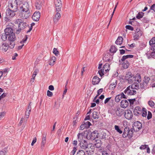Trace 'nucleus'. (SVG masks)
Here are the masks:
<instances>
[{
  "instance_id": "nucleus-23",
  "label": "nucleus",
  "mask_w": 155,
  "mask_h": 155,
  "mask_svg": "<svg viewBox=\"0 0 155 155\" xmlns=\"http://www.w3.org/2000/svg\"><path fill=\"white\" fill-rule=\"evenodd\" d=\"M129 128L127 127H126L124 128V131L122 134V137L124 138H125L128 135L127 134V133L128 131L129 130Z\"/></svg>"
},
{
  "instance_id": "nucleus-11",
  "label": "nucleus",
  "mask_w": 155,
  "mask_h": 155,
  "mask_svg": "<svg viewBox=\"0 0 155 155\" xmlns=\"http://www.w3.org/2000/svg\"><path fill=\"white\" fill-rule=\"evenodd\" d=\"M134 125L133 127L134 130H135L136 131H138L142 127V124L139 121L135 122Z\"/></svg>"
},
{
  "instance_id": "nucleus-29",
  "label": "nucleus",
  "mask_w": 155,
  "mask_h": 155,
  "mask_svg": "<svg viewBox=\"0 0 155 155\" xmlns=\"http://www.w3.org/2000/svg\"><path fill=\"white\" fill-rule=\"evenodd\" d=\"M122 61H121V62ZM122 64L123 65V67L125 69H127L128 68V67L129 66V63L127 61L125 60V63L122 62Z\"/></svg>"
},
{
  "instance_id": "nucleus-12",
  "label": "nucleus",
  "mask_w": 155,
  "mask_h": 155,
  "mask_svg": "<svg viewBox=\"0 0 155 155\" xmlns=\"http://www.w3.org/2000/svg\"><path fill=\"white\" fill-rule=\"evenodd\" d=\"M59 12L56 11V13L53 17V20L55 24L58 21L61 17V15Z\"/></svg>"
},
{
  "instance_id": "nucleus-63",
  "label": "nucleus",
  "mask_w": 155,
  "mask_h": 155,
  "mask_svg": "<svg viewBox=\"0 0 155 155\" xmlns=\"http://www.w3.org/2000/svg\"><path fill=\"white\" fill-rule=\"evenodd\" d=\"M31 112L28 111V112H27V111L26 112L25 114V116H26V118H28L29 117V116Z\"/></svg>"
},
{
  "instance_id": "nucleus-5",
  "label": "nucleus",
  "mask_w": 155,
  "mask_h": 155,
  "mask_svg": "<svg viewBox=\"0 0 155 155\" xmlns=\"http://www.w3.org/2000/svg\"><path fill=\"white\" fill-rule=\"evenodd\" d=\"M98 133L97 130L94 131L89 133V130H86L84 132V136H86L88 139L94 140L98 137Z\"/></svg>"
},
{
  "instance_id": "nucleus-41",
  "label": "nucleus",
  "mask_w": 155,
  "mask_h": 155,
  "mask_svg": "<svg viewBox=\"0 0 155 155\" xmlns=\"http://www.w3.org/2000/svg\"><path fill=\"white\" fill-rule=\"evenodd\" d=\"M35 25V23H32L31 25V26L30 27L29 26V28H28V31H27V33H28L30 32L31 30L32 29V28L33 26Z\"/></svg>"
},
{
  "instance_id": "nucleus-45",
  "label": "nucleus",
  "mask_w": 155,
  "mask_h": 155,
  "mask_svg": "<svg viewBox=\"0 0 155 155\" xmlns=\"http://www.w3.org/2000/svg\"><path fill=\"white\" fill-rule=\"evenodd\" d=\"M84 124L86 125V128H87L91 125V123L89 121H87L86 122H84Z\"/></svg>"
},
{
  "instance_id": "nucleus-62",
  "label": "nucleus",
  "mask_w": 155,
  "mask_h": 155,
  "mask_svg": "<svg viewBox=\"0 0 155 155\" xmlns=\"http://www.w3.org/2000/svg\"><path fill=\"white\" fill-rule=\"evenodd\" d=\"M46 141H42V140L41 145V148L42 149L45 146V143H46Z\"/></svg>"
},
{
  "instance_id": "nucleus-43",
  "label": "nucleus",
  "mask_w": 155,
  "mask_h": 155,
  "mask_svg": "<svg viewBox=\"0 0 155 155\" xmlns=\"http://www.w3.org/2000/svg\"><path fill=\"white\" fill-rule=\"evenodd\" d=\"M76 155H85V154L84 150H79L77 153Z\"/></svg>"
},
{
  "instance_id": "nucleus-64",
  "label": "nucleus",
  "mask_w": 155,
  "mask_h": 155,
  "mask_svg": "<svg viewBox=\"0 0 155 155\" xmlns=\"http://www.w3.org/2000/svg\"><path fill=\"white\" fill-rule=\"evenodd\" d=\"M142 21L144 23H147L148 21L147 18L146 17L143 18L142 19Z\"/></svg>"
},
{
  "instance_id": "nucleus-34",
  "label": "nucleus",
  "mask_w": 155,
  "mask_h": 155,
  "mask_svg": "<svg viewBox=\"0 0 155 155\" xmlns=\"http://www.w3.org/2000/svg\"><path fill=\"white\" fill-rule=\"evenodd\" d=\"M101 141L100 140H96V143L95 144V146L97 148L100 147L101 146Z\"/></svg>"
},
{
  "instance_id": "nucleus-44",
  "label": "nucleus",
  "mask_w": 155,
  "mask_h": 155,
  "mask_svg": "<svg viewBox=\"0 0 155 155\" xmlns=\"http://www.w3.org/2000/svg\"><path fill=\"white\" fill-rule=\"evenodd\" d=\"M53 53L56 56L58 55L59 54V52L56 48H54L53 50Z\"/></svg>"
},
{
  "instance_id": "nucleus-22",
  "label": "nucleus",
  "mask_w": 155,
  "mask_h": 155,
  "mask_svg": "<svg viewBox=\"0 0 155 155\" xmlns=\"http://www.w3.org/2000/svg\"><path fill=\"white\" fill-rule=\"evenodd\" d=\"M134 55L131 54H129L123 56L122 58L121 59V60L122 62L125 63V60L128 58H133Z\"/></svg>"
},
{
  "instance_id": "nucleus-39",
  "label": "nucleus",
  "mask_w": 155,
  "mask_h": 155,
  "mask_svg": "<svg viewBox=\"0 0 155 155\" xmlns=\"http://www.w3.org/2000/svg\"><path fill=\"white\" fill-rule=\"evenodd\" d=\"M108 55H105L104 57L103 58V60L106 62H110V58L107 59L108 57Z\"/></svg>"
},
{
  "instance_id": "nucleus-60",
  "label": "nucleus",
  "mask_w": 155,
  "mask_h": 155,
  "mask_svg": "<svg viewBox=\"0 0 155 155\" xmlns=\"http://www.w3.org/2000/svg\"><path fill=\"white\" fill-rule=\"evenodd\" d=\"M111 98V97H108L104 101V103L105 104H106L108 102H109L110 99Z\"/></svg>"
},
{
  "instance_id": "nucleus-27",
  "label": "nucleus",
  "mask_w": 155,
  "mask_h": 155,
  "mask_svg": "<svg viewBox=\"0 0 155 155\" xmlns=\"http://www.w3.org/2000/svg\"><path fill=\"white\" fill-rule=\"evenodd\" d=\"M133 75L131 72H128L125 76V78L126 80H129L130 78H132Z\"/></svg>"
},
{
  "instance_id": "nucleus-15",
  "label": "nucleus",
  "mask_w": 155,
  "mask_h": 155,
  "mask_svg": "<svg viewBox=\"0 0 155 155\" xmlns=\"http://www.w3.org/2000/svg\"><path fill=\"white\" fill-rule=\"evenodd\" d=\"M133 112L135 115L138 116L140 115L142 112L141 109L139 107H136L134 109Z\"/></svg>"
},
{
  "instance_id": "nucleus-48",
  "label": "nucleus",
  "mask_w": 155,
  "mask_h": 155,
  "mask_svg": "<svg viewBox=\"0 0 155 155\" xmlns=\"http://www.w3.org/2000/svg\"><path fill=\"white\" fill-rule=\"evenodd\" d=\"M152 114L150 111H148V114L147 117V118L148 120H149L152 118Z\"/></svg>"
},
{
  "instance_id": "nucleus-24",
  "label": "nucleus",
  "mask_w": 155,
  "mask_h": 155,
  "mask_svg": "<svg viewBox=\"0 0 155 155\" xmlns=\"http://www.w3.org/2000/svg\"><path fill=\"white\" fill-rule=\"evenodd\" d=\"M56 60V58L55 57H52L50 60V62L49 64L51 66H53L54 65Z\"/></svg>"
},
{
  "instance_id": "nucleus-59",
  "label": "nucleus",
  "mask_w": 155,
  "mask_h": 155,
  "mask_svg": "<svg viewBox=\"0 0 155 155\" xmlns=\"http://www.w3.org/2000/svg\"><path fill=\"white\" fill-rule=\"evenodd\" d=\"M38 71V70L37 69H36L35 71H34L33 73L32 77L34 78H35L36 75L37 74V71Z\"/></svg>"
},
{
  "instance_id": "nucleus-25",
  "label": "nucleus",
  "mask_w": 155,
  "mask_h": 155,
  "mask_svg": "<svg viewBox=\"0 0 155 155\" xmlns=\"http://www.w3.org/2000/svg\"><path fill=\"white\" fill-rule=\"evenodd\" d=\"M117 50V49L115 46L112 45L111 47L110 51L111 53H114L116 52Z\"/></svg>"
},
{
  "instance_id": "nucleus-51",
  "label": "nucleus",
  "mask_w": 155,
  "mask_h": 155,
  "mask_svg": "<svg viewBox=\"0 0 155 155\" xmlns=\"http://www.w3.org/2000/svg\"><path fill=\"white\" fill-rule=\"evenodd\" d=\"M76 147H74L73 148V150H72L71 152V155H74L75 154L76 150H77Z\"/></svg>"
},
{
  "instance_id": "nucleus-18",
  "label": "nucleus",
  "mask_w": 155,
  "mask_h": 155,
  "mask_svg": "<svg viewBox=\"0 0 155 155\" xmlns=\"http://www.w3.org/2000/svg\"><path fill=\"white\" fill-rule=\"evenodd\" d=\"M136 33V35L134 36V40L135 41L138 40L139 37L141 36L142 35V32L139 29L138 31H137Z\"/></svg>"
},
{
  "instance_id": "nucleus-20",
  "label": "nucleus",
  "mask_w": 155,
  "mask_h": 155,
  "mask_svg": "<svg viewBox=\"0 0 155 155\" xmlns=\"http://www.w3.org/2000/svg\"><path fill=\"white\" fill-rule=\"evenodd\" d=\"M8 44V43H5L2 44V50L5 52L8 49V48H11L10 47L9 42Z\"/></svg>"
},
{
  "instance_id": "nucleus-53",
  "label": "nucleus",
  "mask_w": 155,
  "mask_h": 155,
  "mask_svg": "<svg viewBox=\"0 0 155 155\" xmlns=\"http://www.w3.org/2000/svg\"><path fill=\"white\" fill-rule=\"evenodd\" d=\"M148 147L147 145H141L140 147V149L141 150H144L147 147Z\"/></svg>"
},
{
  "instance_id": "nucleus-14",
  "label": "nucleus",
  "mask_w": 155,
  "mask_h": 155,
  "mask_svg": "<svg viewBox=\"0 0 155 155\" xmlns=\"http://www.w3.org/2000/svg\"><path fill=\"white\" fill-rule=\"evenodd\" d=\"M124 116L127 119L130 120L132 118L133 114L132 111L130 110H127L125 112Z\"/></svg>"
},
{
  "instance_id": "nucleus-10",
  "label": "nucleus",
  "mask_w": 155,
  "mask_h": 155,
  "mask_svg": "<svg viewBox=\"0 0 155 155\" xmlns=\"http://www.w3.org/2000/svg\"><path fill=\"white\" fill-rule=\"evenodd\" d=\"M54 3L56 11L61 12V8L62 6L61 1L60 0H55Z\"/></svg>"
},
{
  "instance_id": "nucleus-7",
  "label": "nucleus",
  "mask_w": 155,
  "mask_h": 155,
  "mask_svg": "<svg viewBox=\"0 0 155 155\" xmlns=\"http://www.w3.org/2000/svg\"><path fill=\"white\" fill-rule=\"evenodd\" d=\"M15 11L9 9H7L6 12V16L5 17V20L7 22L9 21L10 18L13 17L15 15Z\"/></svg>"
},
{
  "instance_id": "nucleus-54",
  "label": "nucleus",
  "mask_w": 155,
  "mask_h": 155,
  "mask_svg": "<svg viewBox=\"0 0 155 155\" xmlns=\"http://www.w3.org/2000/svg\"><path fill=\"white\" fill-rule=\"evenodd\" d=\"M102 155H109V153L107 151L103 150L102 151Z\"/></svg>"
},
{
  "instance_id": "nucleus-36",
  "label": "nucleus",
  "mask_w": 155,
  "mask_h": 155,
  "mask_svg": "<svg viewBox=\"0 0 155 155\" xmlns=\"http://www.w3.org/2000/svg\"><path fill=\"white\" fill-rule=\"evenodd\" d=\"M135 130H134V128L132 129H129V131H128V132H129V138H131L132 136H133V133H134V131Z\"/></svg>"
},
{
  "instance_id": "nucleus-37",
  "label": "nucleus",
  "mask_w": 155,
  "mask_h": 155,
  "mask_svg": "<svg viewBox=\"0 0 155 155\" xmlns=\"http://www.w3.org/2000/svg\"><path fill=\"white\" fill-rule=\"evenodd\" d=\"M7 38H8V36L6 35L5 33L2 34L1 38L3 41H6L7 40Z\"/></svg>"
},
{
  "instance_id": "nucleus-31",
  "label": "nucleus",
  "mask_w": 155,
  "mask_h": 155,
  "mask_svg": "<svg viewBox=\"0 0 155 155\" xmlns=\"http://www.w3.org/2000/svg\"><path fill=\"white\" fill-rule=\"evenodd\" d=\"M144 14L142 12H139L136 16V18L138 19H140L143 18Z\"/></svg>"
},
{
  "instance_id": "nucleus-58",
  "label": "nucleus",
  "mask_w": 155,
  "mask_h": 155,
  "mask_svg": "<svg viewBox=\"0 0 155 155\" xmlns=\"http://www.w3.org/2000/svg\"><path fill=\"white\" fill-rule=\"evenodd\" d=\"M103 88H101L97 91V95L99 96L103 91Z\"/></svg>"
},
{
  "instance_id": "nucleus-30",
  "label": "nucleus",
  "mask_w": 155,
  "mask_h": 155,
  "mask_svg": "<svg viewBox=\"0 0 155 155\" xmlns=\"http://www.w3.org/2000/svg\"><path fill=\"white\" fill-rule=\"evenodd\" d=\"M122 96H121V95H120V94L117 95L115 97V101L116 102L118 103L120 101L121 99L122 98Z\"/></svg>"
},
{
  "instance_id": "nucleus-19",
  "label": "nucleus",
  "mask_w": 155,
  "mask_h": 155,
  "mask_svg": "<svg viewBox=\"0 0 155 155\" xmlns=\"http://www.w3.org/2000/svg\"><path fill=\"white\" fill-rule=\"evenodd\" d=\"M120 104L121 107L123 108L127 107L129 104L128 102L126 100H122Z\"/></svg>"
},
{
  "instance_id": "nucleus-61",
  "label": "nucleus",
  "mask_w": 155,
  "mask_h": 155,
  "mask_svg": "<svg viewBox=\"0 0 155 155\" xmlns=\"http://www.w3.org/2000/svg\"><path fill=\"white\" fill-rule=\"evenodd\" d=\"M150 46H151L150 49L153 51H155V44Z\"/></svg>"
},
{
  "instance_id": "nucleus-47",
  "label": "nucleus",
  "mask_w": 155,
  "mask_h": 155,
  "mask_svg": "<svg viewBox=\"0 0 155 155\" xmlns=\"http://www.w3.org/2000/svg\"><path fill=\"white\" fill-rule=\"evenodd\" d=\"M114 101L113 100H110L109 102V105L111 107H113L114 105Z\"/></svg>"
},
{
  "instance_id": "nucleus-57",
  "label": "nucleus",
  "mask_w": 155,
  "mask_h": 155,
  "mask_svg": "<svg viewBox=\"0 0 155 155\" xmlns=\"http://www.w3.org/2000/svg\"><path fill=\"white\" fill-rule=\"evenodd\" d=\"M27 38V35H25V38L22 41H21L20 43L22 44L23 43L25 42L26 41Z\"/></svg>"
},
{
  "instance_id": "nucleus-33",
  "label": "nucleus",
  "mask_w": 155,
  "mask_h": 155,
  "mask_svg": "<svg viewBox=\"0 0 155 155\" xmlns=\"http://www.w3.org/2000/svg\"><path fill=\"white\" fill-rule=\"evenodd\" d=\"M122 109H121L120 107L117 108L116 111V113L118 116H121L122 115Z\"/></svg>"
},
{
  "instance_id": "nucleus-8",
  "label": "nucleus",
  "mask_w": 155,
  "mask_h": 155,
  "mask_svg": "<svg viewBox=\"0 0 155 155\" xmlns=\"http://www.w3.org/2000/svg\"><path fill=\"white\" fill-rule=\"evenodd\" d=\"M110 66V65L108 63H106L103 66L102 69L98 71V73L101 77H102L104 74V73H106L109 71Z\"/></svg>"
},
{
  "instance_id": "nucleus-4",
  "label": "nucleus",
  "mask_w": 155,
  "mask_h": 155,
  "mask_svg": "<svg viewBox=\"0 0 155 155\" xmlns=\"http://www.w3.org/2000/svg\"><path fill=\"white\" fill-rule=\"evenodd\" d=\"M83 136L82 133H79L78 134V141L79 142V145L81 149H86L88 147V144L86 140L83 139Z\"/></svg>"
},
{
  "instance_id": "nucleus-16",
  "label": "nucleus",
  "mask_w": 155,
  "mask_h": 155,
  "mask_svg": "<svg viewBox=\"0 0 155 155\" xmlns=\"http://www.w3.org/2000/svg\"><path fill=\"white\" fill-rule=\"evenodd\" d=\"M100 80L101 79L99 78L97 76H95L92 79V84L94 85H95L98 84L100 81Z\"/></svg>"
},
{
  "instance_id": "nucleus-17",
  "label": "nucleus",
  "mask_w": 155,
  "mask_h": 155,
  "mask_svg": "<svg viewBox=\"0 0 155 155\" xmlns=\"http://www.w3.org/2000/svg\"><path fill=\"white\" fill-rule=\"evenodd\" d=\"M36 8L38 10H40L42 5V2L39 0L36 1L35 4Z\"/></svg>"
},
{
  "instance_id": "nucleus-52",
  "label": "nucleus",
  "mask_w": 155,
  "mask_h": 155,
  "mask_svg": "<svg viewBox=\"0 0 155 155\" xmlns=\"http://www.w3.org/2000/svg\"><path fill=\"white\" fill-rule=\"evenodd\" d=\"M31 102H30L29 105H28L27 108L26 110V111H29L31 112Z\"/></svg>"
},
{
  "instance_id": "nucleus-50",
  "label": "nucleus",
  "mask_w": 155,
  "mask_h": 155,
  "mask_svg": "<svg viewBox=\"0 0 155 155\" xmlns=\"http://www.w3.org/2000/svg\"><path fill=\"white\" fill-rule=\"evenodd\" d=\"M130 104V105L133 104L134 103V101H136V100L135 98L133 99H130L128 100Z\"/></svg>"
},
{
  "instance_id": "nucleus-32",
  "label": "nucleus",
  "mask_w": 155,
  "mask_h": 155,
  "mask_svg": "<svg viewBox=\"0 0 155 155\" xmlns=\"http://www.w3.org/2000/svg\"><path fill=\"white\" fill-rule=\"evenodd\" d=\"M115 129L116 131L120 134H121L123 131H122L120 129V127L117 125H115L114 126Z\"/></svg>"
},
{
  "instance_id": "nucleus-40",
  "label": "nucleus",
  "mask_w": 155,
  "mask_h": 155,
  "mask_svg": "<svg viewBox=\"0 0 155 155\" xmlns=\"http://www.w3.org/2000/svg\"><path fill=\"white\" fill-rule=\"evenodd\" d=\"M155 44V37H153L149 41V45H152Z\"/></svg>"
},
{
  "instance_id": "nucleus-28",
  "label": "nucleus",
  "mask_w": 155,
  "mask_h": 155,
  "mask_svg": "<svg viewBox=\"0 0 155 155\" xmlns=\"http://www.w3.org/2000/svg\"><path fill=\"white\" fill-rule=\"evenodd\" d=\"M116 83V81L115 82V83H113L110 84L109 87V89L111 90L114 89L116 87V86L117 83L115 84Z\"/></svg>"
},
{
  "instance_id": "nucleus-35",
  "label": "nucleus",
  "mask_w": 155,
  "mask_h": 155,
  "mask_svg": "<svg viewBox=\"0 0 155 155\" xmlns=\"http://www.w3.org/2000/svg\"><path fill=\"white\" fill-rule=\"evenodd\" d=\"M150 80L149 77L145 76L144 78L143 82L147 85L148 83H149Z\"/></svg>"
},
{
  "instance_id": "nucleus-56",
  "label": "nucleus",
  "mask_w": 155,
  "mask_h": 155,
  "mask_svg": "<svg viewBox=\"0 0 155 155\" xmlns=\"http://www.w3.org/2000/svg\"><path fill=\"white\" fill-rule=\"evenodd\" d=\"M85 128H86V127L84 124H82L80 126V130H84Z\"/></svg>"
},
{
  "instance_id": "nucleus-21",
  "label": "nucleus",
  "mask_w": 155,
  "mask_h": 155,
  "mask_svg": "<svg viewBox=\"0 0 155 155\" xmlns=\"http://www.w3.org/2000/svg\"><path fill=\"white\" fill-rule=\"evenodd\" d=\"M123 40V39L122 37L119 36L116 40L115 43L117 45H121L122 43Z\"/></svg>"
},
{
  "instance_id": "nucleus-3",
  "label": "nucleus",
  "mask_w": 155,
  "mask_h": 155,
  "mask_svg": "<svg viewBox=\"0 0 155 155\" xmlns=\"http://www.w3.org/2000/svg\"><path fill=\"white\" fill-rule=\"evenodd\" d=\"M15 23L18 24V30L16 31V33L19 34L21 30L25 29V30L27 31L28 28H29V25L23 21L22 20L20 19H18L15 21Z\"/></svg>"
},
{
  "instance_id": "nucleus-55",
  "label": "nucleus",
  "mask_w": 155,
  "mask_h": 155,
  "mask_svg": "<svg viewBox=\"0 0 155 155\" xmlns=\"http://www.w3.org/2000/svg\"><path fill=\"white\" fill-rule=\"evenodd\" d=\"M53 95V93H52L49 91V90H48L47 92V95L49 97H51Z\"/></svg>"
},
{
  "instance_id": "nucleus-49",
  "label": "nucleus",
  "mask_w": 155,
  "mask_h": 155,
  "mask_svg": "<svg viewBox=\"0 0 155 155\" xmlns=\"http://www.w3.org/2000/svg\"><path fill=\"white\" fill-rule=\"evenodd\" d=\"M125 28L131 31H133L134 29L130 25H126L125 26Z\"/></svg>"
},
{
  "instance_id": "nucleus-38",
  "label": "nucleus",
  "mask_w": 155,
  "mask_h": 155,
  "mask_svg": "<svg viewBox=\"0 0 155 155\" xmlns=\"http://www.w3.org/2000/svg\"><path fill=\"white\" fill-rule=\"evenodd\" d=\"M147 115V109L145 108H142V116L143 117H146Z\"/></svg>"
},
{
  "instance_id": "nucleus-2",
  "label": "nucleus",
  "mask_w": 155,
  "mask_h": 155,
  "mask_svg": "<svg viewBox=\"0 0 155 155\" xmlns=\"http://www.w3.org/2000/svg\"><path fill=\"white\" fill-rule=\"evenodd\" d=\"M19 8L20 11L24 12V18L26 19L31 15L30 11L29 9V6L27 2H25L24 3H19Z\"/></svg>"
},
{
  "instance_id": "nucleus-13",
  "label": "nucleus",
  "mask_w": 155,
  "mask_h": 155,
  "mask_svg": "<svg viewBox=\"0 0 155 155\" xmlns=\"http://www.w3.org/2000/svg\"><path fill=\"white\" fill-rule=\"evenodd\" d=\"M40 17V13L39 12H35L32 16V19L35 21H38Z\"/></svg>"
},
{
  "instance_id": "nucleus-6",
  "label": "nucleus",
  "mask_w": 155,
  "mask_h": 155,
  "mask_svg": "<svg viewBox=\"0 0 155 155\" xmlns=\"http://www.w3.org/2000/svg\"><path fill=\"white\" fill-rule=\"evenodd\" d=\"M18 2L17 0H10L9 1L8 7L9 9H10L15 12L18 9Z\"/></svg>"
},
{
  "instance_id": "nucleus-9",
  "label": "nucleus",
  "mask_w": 155,
  "mask_h": 155,
  "mask_svg": "<svg viewBox=\"0 0 155 155\" xmlns=\"http://www.w3.org/2000/svg\"><path fill=\"white\" fill-rule=\"evenodd\" d=\"M130 88V86L128 87L124 91V93L126 94H127L130 95H135L137 93L136 90H132Z\"/></svg>"
},
{
  "instance_id": "nucleus-46",
  "label": "nucleus",
  "mask_w": 155,
  "mask_h": 155,
  "mask_svg": "<svg viewBox=\"0 0 155 155\" xmlns=\"http://www.w3.org/2000/svg\"><path fill=\"white\" fill-rule=\"evenodd\" d=\"M148 104L151 107H153L154 105V103L152 100H150L148 102Z\"/></svg>"
},
{
  "instance_id": "nucleus-42",
  "label": "nucleus",
  "mask_w": 155,
  "mask_h": 155,
  "mask_svg": "<svg viewBox=\"0 0 155 155\" xmlns=\"http://www.w3.org/2000/svg\"><path fill=\"white\" fill-rule=\"evenodd\" d=\"M140 87L142 89H145L147 87V85L143 82L141 83L140 84Z\"/></svg>"
},
{
  "instance_id": "nucleus-26",
  "label": "nucleus",
  "mask_w": 155,
  "mask_h": 155,
  "mask_svg": "<svg viewBox=\"0 0 155 155\" xmlns=\"http://www.w3.org/2000/svg\"><path fill=\"white\" fill-rule=\"evenodd\" d=\"M93 117L94 119H98L99 117V115L98 112L94 111L93 112Z\"/></svg>"
},
{
  "instance_id": "nucleus-1",
  "label": "nucleus",
  "mask_w": 155,
  "mask_h": 155,
  "mask_svg": "<svg viewBox=\"0 0 155 155\" xmlns=\"http://www.w3.org/2000/svg\"><path fill=\"white\" fill-rule=\"evenodd\" d=\"M5 33L8 36V39L9 41L10 47L11 49L14 47L15 45V41L16 37L15 34L13 32L12 28L11 27H7L4 30Z\"/></svg>"
}]
</instances>
